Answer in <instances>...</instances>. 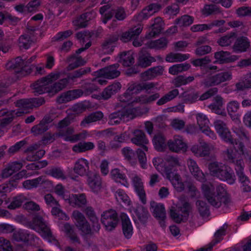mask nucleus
I'll list each match as a JSON object with an SVG mask.
<instances>
[{
    "instance_id": "nucleus-57",
    "label": "nucleus",
    "mask_w": 251,
    "mask_h": 251,
    "mask_svg": "<svg viewBox=\"0 0 251 251\" xmlns=\"http://www.w3.org/2000/svg\"><path fill=\"white\" fill-rule=\"evenodd\" d=\"M48 129V126L46 125L42 124V123H40L37 125L33 126L31 131L34 134V135L41 134L46 132Z\"/></svg>"
},
{
    "instance_id": "nucleus-37",
    "label": "nucleus",
    "mask_w": 251,
    "mask_h": 251,
    "mask_svg": "<svg viewBox=\"0 0 251 251\" xmlns=\"http://www.w3.org/2000/svg\"><path fill=\"white\" fill-rule=\"evenodd\" d=\"M152 142L155 149L158 151H162L166 147L165 138L162 134L158 133L155 134L153 139Z\"/></svg>"
},
{
    "instance_id": "nucleus-2",
    "label": "nucleus",
    "mask_w": 251,
    "mask_h": 251,
    "mask_svg": "<svg viewBox=\"0 0 251 251\" xmlns=\"http://www.w3.org/2000/svg\"><path fill=\"white\" fill-rule=\"evenodd\" d=\"M201 189L204 197L215 207H220L222 203L227 205L230 202L229 195L222 186H218L215 191L213 186L211 184H202Z\"/></svg>"
},
{
    "instance_id": "nucleus-10",
    "label": "nucleus",
    "mask_w": 251,
    "mask_h": 251,
    "mask_svg": "<svg viewBox=\"0 0 251 251\" xmlns=\"http://www.w3.org/2000/svg\"><path fill=\"white\" fill-rule=\"evenodd\" d=\"M214 125L217 133L225 142L231 145H234V139L223 121L216 120L214 122Z\"/></svg>"
},
{
    "instance_id": "nucleus-19",
    "label": "nucleus",
    "mask_w": 251,
    "mask_h": 251,
    "mask_svg": "<svg viewBox=\"0 0 251 251\" xmlns=\"http://www.w3.org/2000/svg\"><path fill=\"white\" fill-rule=\"evenodd\" d=\"M197 120L199 129L202 132L211 137L214 136V132L210 130L208 126L209 120L205 115L202 113L198 114Z\"/></svg>"
},
{
    "instance_id": "nucleus-35",
    "label": "nucleus",
    "mask_w": 251,
    "mask_h": 251,
    "mask_svg": "<svg viewBox=\"0 0 251 251\" xmlns=\"http://www.w3.org/2000/svg\"><path fill=\"white\" fill-rule=\"evenodd\" d=\"M50 182L45 180L42 176L38 177L33 179L26 180L23 182V187L27 189H30L33 188H36L39 184H43Z\"/></svg>"
},
{
    "instance_id": "nucleus-60",
    "label": "nucleus",
    "mask_w": 251,
    "mask_h": 251,
    "mask_svg": "<svg viewBox=\"0 0 251 251\" xmlns=\"http://www.w3.org/2000/svg\"><path fill=\"white\" fill-rule=\"evenodd\" d=\"M204 13L207 15H209L214 13H218L220 12L219 7L214 4H206L203 8Z\"/></svg>"
},
{
    "instance_id": "nucleus-24",
    "label": "nucleus",
    "mask_w": 251,
    "mask_h": 251,
    "mask_svg": "<svg viewBox=\"0 0 251 251\" xmlns=\"http://www.w3.org/2000/svg\"><path fill=\"white\" fill-rule=\"evenodd\" d=\"M187 165L191 174L196 179L201 182H204L205 180L204 174L200 170L197 164L194 160L188 159Z\"/></svg>"
},
{
    "instance_id": "nucleus-13",
    "label": "nucleus",
    "mask_w": 251,
    "mask_h": 251,
    "mask_svg": "<svg viewBox=\"0 0 251 251\" xmlns=\"http://www.w3.org/2000/svg\"><path fill=\"white\" fill-rule=\"evenodd\" d=\"M83 94V90L81 89L69 90L58 97L56 101L59 103H66L80 97Z\"/></svg>"
},
{
    "instance_id": "nucleus-32",
    "label": "nucleus",
    "mask_w": 251,
    "mask_h": 251,
    "mask_svg": "<svg viewBox=\"0 0 251 251\" xmlns=\"http://www.w3.org/2000/svg\"><path fill=\"white\" fill-rule=\"evenodd\" d=\"M96 13L94 11L85 12L80 16L77 20V25L81 28L85 27L87 25V22L94 18Z\"/></svg>"
},
{
    "instance_id": "nucleus-52",
    "label": "nucleus",
    "mask_w": 251,
    "mask_h": 251,
    "mask_svg": "<svg viewBox=\"0 0 251 251\" xmlns=\"http://www.w3.org/2000/svg\"><path fill=\"white\" fill-rule=\"evenodd\" d=\"M17 187V183L10 178L7 182L0 185V193L10 192L13 188Z\"/></svg>"
},
{
    "instance_id": "nucleus-25",
    "label": "nucleus",
    "mask_w": 251,
    "mask_h": 251,
    "mask_svg": "<svg viewBox=\"0 0 251 251\" xmlns=\"http://www.w3.org/2000/svg\"><path fill=\"white\" fill-rule=\"evenodd\" d=\"M27 33L28 35H22L19 38L20 47H23L25 49H28L32 43V40L30 39L31 36H33V33L36 30V28L34 26H29L28 25L26 26Z\"/></svg>"
},
{
    "instance_id": "nucleus-50",
    "label": "nucleus",
    "mask_w": 251,
    "mask_h": 251,
    "mask_svg": "<svg viewBox=\"0 0 251 251\" xmlns=\"http://www.w3.org/2000/svg\"><path fill=\"white\" fill-rule=\"evenodd\" d=\"M199 95L198 92L194 91L191 92H184L182 93L183 100L185 103H192L197 100Z\"/></svg>"
},
{
    "instance_id": "nucleus-54",
    "label": "nucleus",
    "mask_w": 251,
    "mask_h": 251,
    "mask_svg": "<svg viewBox=\"0 0 251 251\" xmlns=\"http://www.w3.org/2000/svg\"><path fill=\"white\" fill-rule=\"evenodd\" d=\"M167 43V40L165 38H161L158 40L150 42L148 44V47L151 49H161L166 47Z\"/></svg>"
},
{
    "instance_id": "nucleus-40",
    "label": "nucleus",
    "mask_w": 251,
    "mask_h": 251,
    "mask_svg": "<svg viewBox=\"0 0 251 251\" xmlns=\"http://www.w3.org/2000/svg\"><path fill=\"white\" fill-rule=\"evenodd\" d=\"M71 202V205L73 206L81 207L86 204V196L84 194H72Z\"/></svg>"
},
{
    "instance_id": "nucleus-22",
    "label": "nucleus",
    "mask_w": 251,
    "mask_h": 251,
    "mask_svg": "<svg viewBox=\"0 0 251 251\" xmlns=\"http://www.w3.org/2000/svg\"><path fill=\"white\" fill-rule=\"evenodd\" d=\"M121 219L122 222V231L124 236L126 239H130L133 232V229L130 221L127 215L124 213H121Z\"/></svg>"
},
{
    "instance_id": "nucleus-39",
    "label": "nucleus",
    "mask_w": 251,
    "mask_h": 251,
    "mask_svg": "<svg viewBox=\"0 0 251 251\" xmlns=\"http://www.w3.org/2000/svg\"><path fill=\"white\" fill-rule=\"evenodd\" d=\"M237 33L234 32H231L227 35L220 38L217 43L222 47H226L230 45L232 42H234L236 38Z\"/></svg>"
},
{
    "instance_id": "nucleus-49",
    "label": "nucleus",
    "mask_w": 251,
    "mask_h": 251,
    "mask_svg": "<svg viewBox=\"0 0 251 251\" xmlns=\"http://www.w3.org/2000/svg\"><path fill=\"white\" fill-rule=\"evenodd\" d=\"M103 113L100 111H97L88 115L82 122L81 125L84 124H89L92 122L100 120L103 117Z\"/></svg>"
},
{
    "instance_id": "nucleus-28",
    "label": "nucleus",
    "mask_w": 251,
    "mask_h": 251,
    "mask_svg": "<svg viewBox=\"0 0 251 251\" xmlns=\"http://www.w3.org/2000/svg\"><path fill=\"white\" fill-rule=\"evenodd\" d=\"M33 235L30 234L27 231L19 229L13 234V238L18 242H22L28 244L29 239L33 238Z\"/></svg>"
},
{
    "instance_id": "nucleus-58",
    "label": "nucleus",
    "mask_w": 251,
    "mask_h": 251,
    "mask_svg": "<svg viewBox=\"0 0 251 251\" xmlns=\"http://www.w3.org/2000/svg\"><path fill=\"white\" fill-rule=\"evenodd\" d=\"M132 95L131 92H128V88L125 93L122 95H121L119 97V101L121 102L124 103L125 104H122L123 106L129 105L130 104V101L132 98Z\"/></svg>"
},
{
    "instance_id": "nucleus-12",
    "label": "nucleus",
    "mask_w": 251,
    "mask_h": 251,
    "mask_svg": "<svg viewBox=\"0 0 251 251\" xmlns=\"http://www.w3.org/2000/svg\"><path fill=\"white\" fill-rule=\"evenodd\" d=\"M120 66L119 63L109 65L107 67L100 69L97 72L98 76H103L105 78L113 79L120 75V72L117 70Z\"/></svg>"
},
{
    "instance_id": "nucleus-27",
    "label": "nucleus",
    "mask_w": 251,
    "mask_h": 251,
    "mask_svg": "<svg viewBox=\"0 0 251 251\" xmlns=\"http://www.w3.org/2000/svg\"><path fill=\"white\" fill-rule=\"evenodd\" d=\"M84 164L85 165L87 170L89 169V162L84 158L79 159L75 164L73 170L74 172L81 176L84 175L87 176L88 172H86V168L84 167Z\"/></svg>"
},
{
    "instance_id": "nucleus-16",
    "label": "nucleus",
    "mask_w": 251,
    "mask_h": 251,
    "mask_svg": "<svg viewBox=\"0 0 251 251\" xmlns=\"http://www.w3.org/2000/svg\"><path fill=\"white\" fill-rule=\"evenodd\" d=\"M88 183L94 193H98L101 188V178L99 175L92 172H88Z\"/></svg>"
},
{
    "instance_id": "nucleus-33",
    "label": "nucleus",
    "mask_w": 251,
    "mask_h": 251,
    "mask_svg": "<svg viewBox=\"0 0 251 251\" xmlns=\"http://www.w3.org/2000/svg\"><path fill=\"white\" fill-rule=\"evenodd\" d=\"M75 59V62L70 64L67 68V71H71L76 68L84 65L86 62L81 56H77L76 54H72L68 58V61L70 62Z\"/></svg>"
},
{
    "instance_id": "nucleus-59",
    "label": "nucleus",
    "mask_w": 251,
    "mask_h": 251,
    "mask_svg": "<svg viewBox=\"0 0 251 251\" xmlns=\"http://www.w3.org/2000/svg\"><path fill=\"white\" fill-rule=\"evenodd\" d=\"M236 13L240 17H251V7L242 6L236 10Z\"/></svg>"
},
{
    "instance_id": "nucleus-21",
    "label": "nucleus",
    "mask_w": 251,
    "mask_h": 251,
    "mask_svg": "<svg viewBox=\"0 0 251 251\" xmlns=\"http://www.w3.org/2000/svg\"><path fill=\"white\" fill-rule=\"evenodd\" d=\"M208 107L213 112L217 114L223 116H226V115L223 106V99L219 95H217L214 98L213 103L210 104Z\"/></svg>"
},
{
    "instance_id": "nucleus-3",
    "label": "nucleus",
    "mask_w": 251,
    "mask_h": 251,
    "mask_svg": "<svg viewBox=\"0 0 251 251\" xmlns=\"http://www.w3.org/2000/svg\"><path fill=\"white\" fill-rule=\"evenodd\" d=\"M208 168L212 176L217 177L222 181H226L229 184L235 183L236 176L228 166L223 165L218 162H213L208 164Z\"/></svg>"
},
{
    "instance_id": "nucleus-48",
    "label": "nucleus",
    "mask_w": 251,
    "mask_h": 251,
    "mask_svg": "<svg viewBox=\"0 0 251 251\" xmlns=\"http://www.w3.org/2000/svg\"><path fill=\"white\" fill-rule=\"evenodd\" d=\"M194 21L193 17L188 15H184L175 21V24L179 26H187L191 25Z\"/></svg>"
},
{
    "instance_id": "nucleus-11",
    "label": "nucleus",
    "mask_w": 251,
    "mask_h": 251,
    "mask_svg": "<svg viewBox=\"0 0 251 251\" xmlns=\"http://www.w3.org/2000/svg\"><path fill=\"white\" fill-rule=\"evenodd\" d=\"M235 169L238 179L242 184L241 188L242 191L245 193L251 192V187L250 186V180L243 171L244 168L241 165V161L240 160L237 161L235 164Z\"/></svg>"
},
{
    "instance_id": "nucleus-6",
    "label": "nucleus",
    "mask_w": 251,
    "mask_h": 251,
    "mask_svg": "<svg viewBox=\"0 0 251 251\" xmlns=\"http://www.w3.org/2000/svg\"><path fill=\"white\" fill-rule=\"evenodd\" d=\"M25 60L21 57L18 56L15 59L8 62L6 64V67L7 70H13L17 74H19L21 75H25L29 74L31 72V69H25L27 65L25 64Z\"/></svg>"
},
{
    "instance_id": "nucleus-15",
    "label": "nucleus",
    "mask_w": 251,
    "mask_h": 251,
    "mask_svg": "<svg viewBox=\"0 0 251 251\" xmlns=\"http://www.w3.org/2000/svg\"><path fill=\"white\" fill-rule=\"evenodd\" d=\"M250 47V42L248 38L245 36H236L232 50L236 53L246 52Z\"/></svg>"
},
{
    "instance_id": "nucleus-51",
    "label": "nucleus",
    "mask_w": 251,
    "mask_h": 251,
    "mask_svg": "<svg viewBox=\"0 0 251 251\" xmlns=\"http://www.w3.org/2000/svg\"><path fill=\"white\" fill-rule=\"evenodd\" d=\"M26 200V198L23 195L15 197L7 207L10 209H15L20 207Z\"/></svg>"
},
{
    "instance_id": "nucleus-8",
    "label": "nucleus",
    "mask_w": 251,
    "mask_h": 251,
    "mask_svg": "<svg viewBox=\"0 0 251 251\" xmlns=\"http://www.w3.org/2000/svg\"><path fill=\"white\" fill-rule=\"evenodd\" d=\"M120 106L122 107L121 110L109 114L108 118L111 124H118L122 120H126V119L132 115L133 110H135V108L131 109L123 105H121Z\"/></svg>"
},
{
    "instance_id": "nucleus-4",
    "label": "nucleus",
    "mask_w": 251,
    "mask_h": 251,
    "mask_svg": "<svg viewBox=\"0 0 251 251\" xmlns=\"http://www.w3.org/2000/svg\"><path fill=\"white\" fill-rule=\"evenodd\" d=\"M33 221L36 227V231L41 233V235L48 239L49 242H53L55 245L58 244V241L52 235L50 227L41 216L38 214L35 215L33 217Z\"/></svg>"
},
{
    "instance_id": "nucleus-56",
    "label": "nucleus",
    "mask_w": 251,
    "mask_h": 251,
    "mask_svg": "<svg viewBox=\"0 0 251 251\" xmlns=\"http://www.w3.org/2000/svg\"><path fill=\"white\" fill-rule=\"evenodd\" d=\"M153 15V13L149 10V8L146 7L144 8L142 11L137 15L135 16L134 18L138 22H141L144 20L147 19L149 17Z\"/></svg>"
},
{
    "instance_id": "nucleus-20",
    "label": "nucleus",
    "mask_w": 251,
    "mask_h": 251,
    "mask_svg": "<svg viewBox=\"0 0 251 251\" xmlns=\"http://www.w3.org/2000/svg\"><path fill=\"white\" fill-rule=\"evenodd\" d=\"M168 146L171 151L176 152L180 151H185L187 147L182 137L179 136H175L173 140H170L168 142Z\"/></svg>"
},
{
    "instance_id": "nucleus-64",
    "label": "nucleus",
    "mask_w": 251,
    "mask_h": 251,
    "mask_svg": "<svg viewBox=\"0 0 251 251\" xmlns=\"http://www.w3.org/2000/svg\"><path fill=\"white\" fill-rule=\"evenodd\" d=\"M88 108V106L83 103H77L74 104L71 108L72 111L75 113V114H80L85 111L86 109Z\"/></svg>"
},
{
    "instance_id": "nucleus-18",
    "label": "nucleus",
    "mask_w": 251,
    "mask_h": 251,
    "mask_svg": "<svg viewBox=\"0 0 251 251\" xmlns=\"http://www.w3.org/2000/svg\"><path fill=\"white\" fill-rule=\"evenodd\" d=\"M121 88V84L119 82H116L109 85L106 87L101 92L100 95L98 96V99L107 100L116 94Z\"/></svg>"
},
{
    "instance_id": "nucleus-42",
    "label": "nucleus",
    "mask_w": 251,
    "mask_h": 251,
    "mask_svg": "<svg viewBox=\"0 0 251 251\" xmlns=\"http://www.w3.org/2000/svg\"><path fill=\"white\" fill-rule=\"evenodd\" d=\"M94 145L92 142H79L73 147V150L75 152H81L94 149Z\"/></svg>"
},
{
    "instance_id": "nucleus-63",
    "label": "nucleus",
    "mask_w": 251,
    "mask_h": 251,
    "mask_svg": "<svg viewBox=\"0 0 251 251\" xmlns=\"http://www.w3.org/2000/svg\"><path fill=\"white\" fill-rule=\"evenodd\" d=\"M211 48L209 46H201L197 48L195 50V53L198 56H202L209 53Z\"/></svg>"
},
{
    "instance_id": "nucleus-43",
    "label": "nucleus",
    "mask_w": 251,
    "mask_h": 251,
    "mask_svg": "<svg viewBox=\"0 0 251 251\" xmlns=\"http://www.w3.org/2000/svg\"><path fill=\"white\" fill-rule=\"evenodd\" d=\"M90 72L91 68L90 67L82 68L69 73L68 75L67 78H66L69 82V79L74 80L75 78L82 77L83 75L88 74Z\"/></svg>"
},
{
    "instance_id": "nucleus-34",
    "label": "nucleus",
    "mask_w": 251,
    "mask_h": 251,
    "mask_svg": "<svg viewBox=\"0 0 251 251\" xmlns=\"http://www.w3.org/2000/svg\"><path fill=\"white\" fill-rule=\"evenodd\" d=\"M16 106L24 108L20 109L15 114L17 116H20L22 114L26 113L25 110L31 109V100L30 99H21L17 101Z\"/></svg>"
},
{
    "instance_id": "nucleus-7",
    "label": "nucleus",
    "mask_w": 251,
    "mask_h": 251,
    "mask_svg": "<svg viewBox=\"0 0 251 251\" xmlns=\"http://www.w3.org/2000/svg\"><path fill=\"white\" fill-rule=\"evenodd\" d=\"M164 170L167 178L170 180L177 191L181 192L184 190L186 185L185 182H182L181 181V177L177 173L176 169L168 167H165Z\"/></svg>"
},
{
    "instance_id": "nucleus-14",
    "label": "nucleus",
    "mask_w": 251,
    "mask_h": 251,
    "mask_svg": "<svg viewBox=\"0 0 251 251\" xmlns=\"http://www.w3.org/2000/svg\"><path fill=\"white\" fill-rule=\"evenodd\" d=\"M133 137L131 139V142L137 146H141L146 151H148L146 145L149 143V140L146 138L145 133L141 130L136 129L133 132Z\"/></svg>"
},
{
    "instance_id": "nucleus-26",
    "label": "nucleus",
    "mask_w": 251,
    "mask_h": 251,
    "mask_svg": "<svg viewBox=\"0 0 251 251\" xmlns=\"http://www.w3.org/2000/svg\"><path fill=\"white\" fill-rule=\"evenodd\" d=\"M139 221L143 225L146 224L150 215L146 208L141 205H138L136 207L132 208Z\"/></svg>"
},
{
    "instance_id": "nucleus-45",
    "label": "nucleus",
    "mask_w": 251,
    "mask_h": 251,
    "mask_svg": "<svg viewBox=\"0 0 251 251\" xmlns=\"http://www.w3.org/2000/svg\"><path fill=\"white\" fill-rule=\"evenodd\" d=\"M122 153L126 159L129 161L132 165L136 162V154L135 152L128 147H125L122 150Z\"/></svg>"
},
{
    "instance_id": "nucleus-61",
    "label": "nucleus",
    "mask_w": 251,
    "mask_h": 251,
    "mask_svg": "<svg viewBox=\"0 0 251 251\" xmlns=\"http://www.w3.org/2000/svg\"><path fill=\"white\" fill-rule=\"evenodd\" d=\"M82 88L83 89V94L85 95H89L94 91H97L98 87L94 83H87L84 85L82 86Z\"/></svg>"
},
{
    "instance_id": "nucleus-41",
    "label": "nucleus",
    "mask_w": 251,
    "mask_h": 251,
    "mask_svg": "<svg viewBox=\"0 0 251 251\" xmlns=\"http://www.w3.org/2000/svg\"><path fill=\"white\" fill-rule=\"evenodd\" d=\"M190 67L191 65L189 63L177 64L170 67L169 72L172 75H176L179 73L187 71Z\"/></svg>"
},
{
    "instance_id": "nucleus-47",
    "label": "nucleus",
    "mask_w": 251,
    "mask_h": 251,
    "mask_svg": "<svg viewBox=\"0 0 251 251\" xmlns=\"http://www.w3.org/2000/svg\"><path fill=\"white\" fill-rule=\"evenodd\" d=\"M216 85L221 83L229 80L231 78V74L228 72H224L213 75Z\"/></svg>"
},
{
    "instance_id": "nucleus-62",
    "label": "nucleus",
    "mask_w": 251,
    "mask_h": 251,
    "mask_svg": "<svg viewBox=\"0 0 251 251\" xmlns=\"http://www.w3.org/2000/svg\"><path fill=\"white\" fill-rule=\"evenodd\" d=\"M143 90L142 83H134L130 84L128 87V92H131V94H137Z\"/></svg>"
},
{
    "instance_id": "nucleus-29",
    "label": "nucleus",
    "mask_w": 251,
    "mask_h": 251,
    "mask_svg": "<svg viewBox=\"0 0 251 251\" xmlns=\"http://www.w3.org/2000/svg\"><path fill=\"white\" fill-rule=\"evenodd\" d=\"M155 61V58L151 56L150 54L142 53L139 55L137 64L141 68H146L151 66V63Z\"/></svg>"
},
{
    "instance_id": "nucleus-31",
    "label": "nucleus",
    "mask_w": 251,
    "mask_h": 251,
    "mask_svg": "<svg viewBox=\"0 0 251 251\" xmlns=\"http://www.w3.org/2000/svg\"><path fill=\"white\" fill-rule=\"evenodd\" d=\"M118 62L125 67H130L134 63V58L129 51H123L119 54Z\"/></svg>"
},
{
    "instance_id": "nucleus-9",
    "label": "nucleus",
    "mask_w": 251,
    "mask_h": 251,
    "mask_svg": "<svg viewBox=\"0 0 251 251\" xmlns=\"http://www.w3.org/2000/svg\"><path fill=\"white\" fill-rule=\"evenodd\" d=\"M73 214L76 221L75 225L83 233L82 235H92L93 232L91 228L83 214L77 211H74Z\"/></svg>"
},
{
    "instance_id": "nucleus-23",
    "label": "nucleus",
    "mask_w": 251,
    "mask_h": 251,
    "mask_svg": "<svg viewBox=\"0 0 251 251\" xmlns=\"http://www.w3.org/2000/svg\"><path fill=\"white\" fill-rule=\"evenodd\" d=\"M142 29L141 25L131 28L128 31L123 33L120 39L123 42H127L132 39L137 38L142 32Z\"/></svg>"
},
{
    "instance_id": "nucleus-38",
    "label": "nucleus",
    "mask_w": 251,
    "mask_h": 251,
    "mask_svg": "<svg viewBox=\"0 0 251 251\" xmlns=\"http://www.w3.org/2000/svg\"><path fill=\"white\" fill-rule=\"evenodd\" d=\"M164 71L163 67L157 66L149 69L142 74V77L147 76L148 78L154 77L157 75H162Z\"/></svg>"
},
{
    "instance_id": "nucleus-46",
    "label": "nucleus",
    "mask_w": 251,
    "mask_h": 251,
    "mask_svg": "<svg viewBox=\"0 0 251 251\" xmlns=\"http://www.w3.org/2000/svg\"><path fill=\"white\" fill-rule=\"evenodd\" d=\"M178 94V90L177 89H174L165 95H164L163 97L160 99L157 102V104L158 105H163L168 101H170L175 98L177 95Z\"/></svg>"
},
{
    "instance_id": "nucleus-36",
    "label": "nucleus",
    "mask_w": 251,
    "mask_h": 251,
    "mask_svg": "<svg viewBox=\"0 0 251 251\" xmlns=\"http://www.w3.org/2000/svg\"><path fill=\"white\" fill-rule=\"evenodd\" d=\"M197 208L200 216L202 218H207L210 214L209 208L205 201L197 200L196 202Z\"/></svg>"
},
{
    "instance_id": "nucleus-1",
    "label": "nucleus",
    "mask_w": 251,
    "mask_h": 251,
    "mask_svg": "<svg viewBox=\"0 0 251 251\" xmlns=\"http://www.w3.org/2000/svg\"><path fill=\"white\" fill-rule=\"evenodd\" d=\"M59 73H51L45 77L37 80L33 83V89L35 95H39L48 93L52 97L64 89L68 83L67 78H63L49 86V85L58 79L60 77Z\"/></svg>"
},
{
    "instance_id": "nucleus-30",
    "label": "nucleus",
    "mask_w": 251,
    "mask_h": 251,
    "mask_svg": "<svg viewBox=\"0 0 251 251\" xmlns=\"http://www.w3.org/2000/svg\"><path fill=\"white\" fill-rule=\"evenodd\" d=\"M150 205L151 208L153 209V215L156 218H166V211L163 204L151 201Z\"/></svg>"
},
{
    "instance_id": "nucleus-53",
    "label": "nucleus",
    "mask_w": 251,
    "mask_h": 251,
    "mask_svg": "<svg viewBox=\"0 0 251 251\" xmlns=\"http://www.w3.org/2000/svg\"><path fill=\"white\" fill-rule=\"evenodd\" d=\"M17 221L29 228L36 230V227L34 223H33V219L30 221L24 215H21L17 217Z\"/></svg>"
},
{
    "instance_id": "nucleus-44",
    "label": "nucleus",
    "mask_w": 251,
    "mask_h": 251,
    "mask_svg": "<svg viewBox=\"0 0 251 251\" xmlns=\"http://www.w3.org/2000/svg\"><path fill=\"white\" fill-rule=\"evenodd\" d=\"M64 231L74 243L80 244V240L76 234L74 232L73 226L69 223L64 225Z\"/></svg>"
},
{
    "instance_id": "nucleus-55",
    "label": "nucleus",
    "mask_w": 251,
    "mask_h": 251,
    "mask_svg": "<svg viewBox=\"0 0 251 251\" xmlns=\"http://www.w3.org/2000/svg\"><path fill=\"white\" fill-rule=\"evenodd\" d=\"M191 208L190 203L187 201L184 202L182 205L180 207V210L182 213L181 215L183 219V221L187 220Z\"/></svg>"
},
{
    "instance_id": "nucleus-17",
    "label": "nucleus",
    "mask_w": 251,
    "mask_h": 251,
    "mask_svg": "<svg viewBox=\"0 0 251 251\" xmlns=\"http://www.w3.org/2000/svg\"><path fill=\"white\" fill-rule=\"evenodd\" d=\"M214 57L216 59L214 63L219 62L220 64H225L233 62L238 59L237 55H231L230 52L227 51H217L214 54Z\"/></svg>"
},
{
    "instance_id": "nucleus-5",
    "label": "nucleus",
    "mask_w": 251,
    "mask_h": 251,
    "mask_svg": "<svg viewBox=\"0 0 251 251\" xmlns=\"http://www.w3.org/2000/svg\"><path fill=\"white\" fill-rule=\"evenodd\" d=\"M101 217V222L107 230L112 231L117 226L119 219L115 210L110 209L105 211Z\"/></svg>"
}]
</instances>
